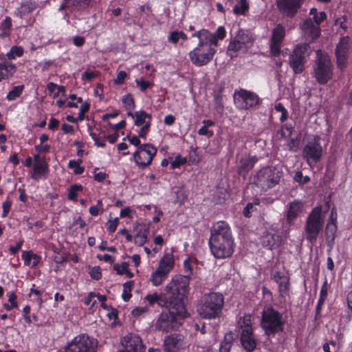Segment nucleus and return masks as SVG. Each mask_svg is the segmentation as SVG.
<instances>
[{
  "label": "nucleus",
  "instance_id": "1",
  "mask_svg": "<svg viewBox=\"0 0 352 352\" xmlns=\"http://www.w3.org/2000/svg\"><path fill=\"white\" fill-rule=\"evenodd\" d=\"M191 36L197 38L198 43L189 52V58L194 65L202 67L206 65L213 59L217 52L219 41L226 38V31L223 26L218 27L214 33L202 28L195 31Z\"/></svg>",
  "mask_w": 352,
  "mask_h": 352
},
{
  "label": "nucleus",
  "instance_id": "2",
  "mask_svg": "<svg viewBox=\"0 0 352 352\" xmlns=\"http://www.w3.org/2000/svg\"><path fill=\"white\" fill-rule=\"evenodd\" d=\"M208 245L211 254L217 259H225L232 256L236 244L228 222L219 221L212 225Z\"/></svg>",
  "mask_w": 352,
  "mask_h": 352
},
{
  "label": "nucleus",
  "instance_id": "3",
  "mask_svg": "<svg viewBox=\"0 0 352 352\" xmlns=\"http://www.w3.org/2000/svg\"><path fill=\"white\" fill-rule=\"evenodd\" d=\"M175 301H170L169 305L160 315L156 322V329L163 332L177 330L184 318L188 316L185 305L186 297L184 295Z\"/></svg>",
  "mask_w": 352,
  "mask_h": 352
},
{
  "label": "nucleus",
  "instance_id": "4",
  "mask_svg": "<svg viewBox=\"0 0 352 352\" xmlns=\"http://www.w3.org/2000/svg\"><path fill=\"white\" fill-rule=\"evenodd\" d=\"M225 301L224 296L220 292L206 294L200 300L197 306V313L201 318L214 320L221 317Z\"/></svg>",
  "mask_w": 352,
  "mask_h": 352
},
{
  "label": "nucleus",
  "instance_id": "5",
  "mask_svg": "<svg viewBox=\"0 0 352 352\" xmlns=\"http://www.w3.org/2000/svg\"><path fill=\"white\" fill-rule=\"evenodd\" d=\"M285 324L283 314L272 305L263 309L260 325L267 336L274 337L276 334L283 332Z\"/></svg>",
  "mask_w": 352,
  "mask_h": 352
},
{
  "label": "nucleus",
  "instance_id": "6",
  "mask_svg": "<svg viewBox=\"0 0 352 352\" xmlns=\"http://www.w3.org/2000/svg\"><path fill=\"white\" fill-rule=\"evenodd\" d=\"M283 175V172L280 166H265L254 175L252 184L261 191L266 192L278 185Z\"/></svg>",
  "mask_w": 352,
  "mask_h": 352
},
{
  "label": "nucleus",
  "instance_id": "7",
  "mask_svg": "<svg viewBox=\"0 0 352 352\" xmlns=\"http://www.w3.org/2000/svg\"><path fill=\"white\" fill-rule=\"evenodd\" d=\"M324 215L321 206L314 208L308 214L304 227L305 238L311 245L315 244L323 229Z\"/></svg>",
  "mask_w": 352,
  "mask_h": 352
},
{
  "label": "nucleus",
  "instance_id": "8",
  "mask_svg": "<svg viewBox=\"0 0 352 352\" xmlns=\"http://www.w3.org/2000/svg\"><path fill=\"white\" fill-rule=\"evenodd\" d=\"M317 58L314 65V77L320 85H326L333 77V66L329 56L320 50L316 52Z\"/></svg>",
  "mask_w": 352,
  "mask_h": 352
},
{
  "label": "nucleus",
  "instance_id": "9",
  "mask_svg": "<svg viewBox=\"0 0 352 352\" xmlns=\"http://www.w3.org/2000/svg\"><path fill=\"white\" fill-rule=\"evenodd\" d=\"M320 140L318 135H310L302 148V157L310 167L315 166L322 158L323 150Z\"/></svg>",
  "mask_w": 352,
  "mask_h": 352
},
{
  "label": "nucleus",
  "instance_id": "10",
  "mask_svg": "<svg viewBox=\"0 0 352 352\" xmlns=\"http://www.w3.org/2000/svg\"><path fill=\"white\" fill-rule=\"evenodd\" d=\"M184 270L186 273L183 276H177L172 278L168 283V288L179 292L180 295H184L187 298L189 292V283L192 274L193 266L190 258H187L183 263Z\"/></svg>",
  "mask_w": 352,
  "mask_h": 352
},
{
  "label": "nucleus",
  "instance_id": "11",
  "mask_svg": "<svg viewBox=\"0 0 352 352\" xmlns=\"http://www.w3.org/2000/svg\"><path fill=\"white\" fill-rule=\"evenodd\" d=\"M98 340L87 333H80L68 342L63 352H96Z\"/></svg>",
  "mask_w": 352,
  "mask_h": 352
},
{
  "label": "nucleus",
  "instance_id": "12",
  "mask_svg": "<svg viewBox=\"0 0 352 352\" xmlns=\"http://www.w3.org/2000/svg\"><path fill=\"white\" fill-rule=\"evenodd\" d=\"M157 152V148L151 144H143L133 154L135 164L140 169L144 170L151 164L154 156Z\"/></svg>",
  "mask_w": 352,
  "mask_h": 352
},
{
  "label": "nucleus",
  "instance_id": "13",
  "mask_svg": "<svg viewBox=\"0 0 352 352\" xmlns=\"http://www.w3.org/2000/svg\"><path fill=\"white\" fill-rule=\"evenodd\" d=\"M234 102L238 109L247 110L258 105L260 98L256 93L241 88L234 91Z\"/></svg>",
  "mask_w": 352,
  "mask_h": 352
},
{
  "label": "nucleus",
  "instance_id": "14",
  "mask_svg": "<svg viewBox=\"0 0 352 352\" xmlns=\"http://www.w3.org/2000/svg\"><path fill=\"white\" fill-rule=\"evenodd\" d=\"M179 295H180L179 292L169 289L167 284L164 294H158L153 293L146 295L144 298V300H146L150 306H153L157 304L159 307H166L169 305L170 301H175L179 298L180 296H179Z\"/></svg>",
  "mask_w": 352,
  "mask_h": 352
},
{
  "label": "nucleus",
  "instance_id": "15",
  "mask_svg": "<svg viewBox=\"0 0 352 352\" xmlns=\"http://www.w3.org/2000/svg\"><path fill=\"white\" fill-rule=\"evenodd\" d=\"M307 48L302 45H298L289 56V65L294 74H300L305 69L307 63L305 53Z\"/></svg>",
  "mask_w": 352,
  "mask_h": 352
},
{
  "label": "nucleus",
  "instance_id": "16",
  "mask_svg": "<svg viewBox=\"0 0 352 352\" xmlns=\"http://www.w3.org/2000/svg\"><path fill=\"white\" fill-rule=\"evenodd\" d=\"M122 349L117 352H145L146 346L141 337L135 333H128L121 339Z\"/></svg>",
  "mask_w": 352,
  "mask_h": 352
},
{
  "label": "nucleus",
  "instance_id": "17",
  "mask_svg": "<svg viewBox=\"0 0 352 352\" xmlns=\"http://www.w3.org/2000/svg\"><path fill=\"white\" fill-rule=\"evenodd\" d=\"M185 347L184 337L181 333H172L164 338V352H184Z\"/></svg>",
  "mask_w": 352,
  "mask_h": 352
},
{
  "label": "nucleus",
  "instance_id": "18",
  "mask_svg": "<svg viewBox=\"0 0 352 352\" xmlns=\"http://www.w3.org/2000/svg\"><path fill=\"white\" fill-rule=\"evenodd\" d=\"M305 0H277L278 10L289 18H293L298 13Z\"/></svg>",
  "mask_w": 352,
  "mask_h": 352
},
{
  "label": "nucleus",
  "instance_id": "19",
  "mask_svg": "<svg viewBox=\"0 0 352 352\" xmlns=\"http://www.w3.org/2000/svg\"><path fill=\"white\" fill-rule=\"evenodd\" d=\"M285 36V27L281 23L277 24L272 30L270 38V52L274 56H279Z\"/></svg>",
  "mask_w": 352,
  "mask_h": 352
},
{
  "label": "nucleus",
  "instance_id": "20",
  "mask_svg": "<svg viewBox=\"0 0 352 352\" xmlns=\"http://www.w3.org/2000/svg\"><path fill=\"white\" fill-rule=\"evenodd\" d=\"M349 37L342 36L336 50V56L337 60V65L339 69L343 70L347 65V57L349 52Z\"/></svg>",
  "mask_w": 352,
  "mask_h": 352
},
{
  "label": "nucleus",
  "instance_id": "21",
  "mask_svg": "<svg viewBox=\"0 0 352 352\" xmlns=\"http://www.w3.org/2000/svg\"><path fill=\"white\" fill-rule=\"evenodd\" d=\"M300 29L308 42H313L320 35V28L314 24L311 18L305 19L300 25Z\"/></svg>",
  "mask_w": 352,
  "mask_h": 352
},
{
  "label": "nucleus",
  "instance_id": "22",
  "mask_svg": "<svg viewBox=\"0 0 352 352\" xmlns=\"http://www.w3.org/2000/svg\"><path fill=\"white\" fill-rule=\"evenodd\" d=\"M258 161V159L256 155H245L241 157L237 167V173L240 176L245 177Z\"/></svg>",
  "mask_w": 352,
  "mask_h": 352
},
{
  "label": "nucleus",
  "instance_id": "23",
  "mask_svg": "<svg viewBox=\"0 0 352 352\" xmlns=\"http://www.w3.org/2000/svg\"><path fill=\"white\" fill-rule=\"evenodd\" d=\"M16 70V65L8 60L5 54H0V82L12 77Z\"/></svg>",
  "mask_w": 352,
  "mask_h": 352
},
{
  "label": "nucleus",
  "instance_id": "24",
  "mask_svg": "<svg viewBox=\"0 0 352 352\" xmlns=\"http://www.w3.org/2000/svg\"><path fill=\"white\" fill-rule=\"evenodd\" d=\"M272 279L278 285V292L280 296L284 298L289 294V277L286 276L284 272L276 271L272 274Z\"/></svg>",
  "mask_w": 352,
  "mask_h": 352
},
{
  "label": "nucleus",
  "instance_id": "25",
  "mask_svg": "<svg viewBox=\"0 0 352 352\" xmlns=\"http://www.w3.org/2000/svg\"><path fill=\"white\" fill-rule=\"evenodd\" d=\"M240 342L246 352H253L257 346L254 331H241L240 333Z\"/></svg>",
  "mask_w": 352,
  "mask_h": 352
},
{
  "label": "nucleus",
  "instance_id": "26",
  "mask_svg": "<svg viewBox=\"0 0 352 352\" xmlns=\"http://www.w3.org/2000/svg\"><path fill=\"white\" fill-rule=\"evenodd\" d=\"M38 7L34 0H24L14 12V16L20 19H25L30 15Z\"/></svg>",
  "mask_w": 352,
  "mask_h": 352
},
{
  "label": "nucleus",
  "instance_id": "27",
  "mask_svg": "<svg viewBox=\"0 0 352 352\" xmlns=\"http://www.w3.org/2000/svg\"><path fill=\"white\" fill-rule=\"evenodd\" d=\"M281 236L275 233L267 232L261 238L262 246L267 250H273L278 248L281 243Z\"/></svg>",
  "mask_w": 352,
  "mask_h": 352
},
{
  "label": "nucleus",
  "instance_id": "28",
  "mask_svg": "<svg viewBox=\"0 0 352 352\" xmlns=\"http://www.w3.org/2000/svg\"><path fill=\"white\" fill-rule=\"evenodd\" d=\"M303 206L302 202L298 200H294L289 204L287 212V222L288 223H294L302 212Z\"/></svg>",
  "mask_w": 352,
  "mask_h": 352
},
{
  "label": "nucleus",
  "instance_id": "29",
  "mask_svg": "<svg viewBox=\"0 0 352 352\" xmlns=\"http://www.w3.org/2000/svg\"><path fill=\"white\" fill-rule=\"evenodd\" d=\"M175 265V259L172 253H165L160 260L157 270L169 274Z\"/></svg>",
  "mask_w": 352,
  "mask_h": 352
},
{
  "label": "nucleus",
  "instance_id": "30",
  "mask_svg": "<svg viewBox=\"0 0 352 352\" xmlns=\"http://www.w3.org/2000/svg\"><path fill=\"white\" fill-rule=\"evenodd\" d=\"M48 172L49 165L47 162L36 163V164H33L30 177L35 181H38L43 177H45Z\"/></svg>",
  "mask_w": 352,
  "mask_h": 352
},
{
  "label": "nucleus",
  "instance_id": "31",
  "mask_svg": "<svg viewBox=\"0 0 352 352\" xmlns=\"http://www.w3.org/2000/svg\"><path fill=\"white\" fill-rule=\"evenodd\" d=\"M337 229L336 223L327 222L325 228V238L327 245L329 248V251L333 247Z\"/></svg>",
  "mask_w": 352,
  "mask_h": 352
},
{
  "label": "nucleus",
  "instance_id": "32",
  "mask_svg": "<svg viewBox=\"0 0 352 352\" xmlns=\"http://www.w3.org/2000/svg\"><path fill=\"white\" fill-rule=\"evenodd\" d=\"M21 258L24 261L25 265L34 267L37 266L41 261V256L34 253L32 250L23 251Z\"/></svg>",
  "mask_w": 352,
  "mask_h": 352
},
{
  "label": "nucleus",
  "instance_id": "33",
  "mask_svg": "<svg viewBox=\"0 0 352 352\" xmlns=\"http://www.w3.org/2000/svg\"><path fill=\"white\" fill-rule=\"evenodd\" d=\"M236 335L231 331L227 332L220 342L219 352H230L234 342L236 340Z\"/></svg>",
  "mask_w": 352,
  "mask_h": 352
},
{
  "label": "nucleus",
  "instance_id": "34",
  "mask_svg": "<svg viewBox=\"0 0 352 352\" xmlns=\"http://www.w3.org/2000/svg\"><path fill=\"white\" fill-rule=\"evenodd\" d=\"M234 38L248 48H249L254 42L252 33L247 30L239 29Z\"/></svg>",
  "mask_w": 352,
  "mask_h": 352
},
{
  "label": "nucleus",
  "instance_id": "35",
  "mask_svg": "<svg viewBox=\"0 0 352 352\" xmlns=\"http://www.w3.org/2000/svg\"><path fill=\"white\" fill-rule=\"evenodd\" d=\"M248 48L241 43L240 41L234 38L232 40H231L228 45V53L231 58H233L237 56L239 52L245 51Z\"/></svg>",
  "mask_w": 352,
  "mask_h": 352
},
{
  "label": "nucleus",
  "instance_id": "36",
  "mask_svg": "<svg viewBox=\"0 0 352 352\" xmlns=\"http://www.w3.org/2000/svg\"><path fill=\"white\" fill-rule=\"evenodd\" d=\"M168 274L160 270H155L151 275L149 280L155 287L161 285L168 277Z\"/></svg>",
  "mask_w": 352,
  "mask_h": 352
},
{
  "label": "nucleus",
  "instance_id": "37",
  "mask_svg": "<svg viewBox=\"0 0 352 352\" xmlns=\"http://www.w3.org/2000/svg\"><path fill=\"white\" fill-rule=\"evenodd\" d=\"M239 329L241 331L248 330L254 331L252 323V315L250 314H244V315L239 318L238 321Z\"/></svg>",
  "mask_w": 352,
  "mask_h": 352
},
{
  "label": "nucleus",
  "instance_id": "38",
  "mask_svg": "<svg viewBox=\"0 0 352 352\" xmlns=\"http://www.w3.org/2000/svg\"><path fill=\"white\" fill-rule=\"evenodd\" d=\"M327 291H328L327 282L325 281L322 284L320 292V297L318 300V303H317V306H316V316H318L320 314L322 306L323 305L325 300L327 298Z\"/></svg>",
  "mask_w": 352,
  "mask_h": 352
},
{
  "label": "nucleus",
  "instance_id": "39",
  "mask_svg": "<svg viewBox=\"0 0 352 352\" xmlns=\"http://www.w3.org/2000/svg\"><path fill=\"white\" fill-rule=\"evenodd\" d=\"M24 54L23 47L18 45H13L11 47L9 52H8L5 56L6 58L10 61L12 60H14L16 58H20L23 56Z\"/></svg>",
  "mask_w": 352,
  "mask_h": 352
},
{
  "label": "nucleus",
  "instance_id": "40",
  "mask_svg": "<svg viewBox=\"0 0 352 352\" xmlns=\"http://www.w3.org/2000/svg\"><path fill=\"white\" fill-rule=\"evenodd\" d=\"M153 14L151 12H148L144 14H140L139 16H135L133 20V23L140 26V28H144L150 25V21Z\"/></svg>",
  "mask_w": 352,
  "mask_h": 352
},
{
  "label": "nucleus",
  "instance_id": "41",
  "mask_svg": "<svg viewBox=\"0 0 352 352\" xmlns=\"http://www.w3.org/2000/svg\"><path fill=\"white\" fill-rule=\"evenodd\" d=\"M67 199L69 201H77L78 192H82L83 186L81 184H75L71 185L68 188Z\"/></svg>",
  "mask_w": 352,
  "mask_h": 352
},
{
  "label": "nucleus",
  "instance_id": "42",
  "mask_svg": "<svg viewBox=\"0 0 352 352\" xmlns=\"http://www.w3.org/2000/svg\"><path fill=\"white\" fill-rule=\"evenodd\" d=\"M135 121L134 124L137 126H141L147 121L146 118L149 120L152 119L151 115L146 112L145 111H139L135 112Z\"/></svg>",
  "mask_w": 352,
  "mask_h": 352
},
{
  "label": "nucleus",
  "instance_id": "43",
  "mask_svg": "<svg viewBox=\"0 0 352 352\" xmlns=\"http://www.w3.org/2000/svg\"><path fill=\"white\" fill-rule=\"evenodd\" d=\"M25 86L24 85H20L18 86H14L7 94L6 98L8 101L15 100L17 98H19L23 91H24Z\"/></svg>",
  "mask_w": 352,
  "mask_h": 352
},
{
  "label": "nucleus",
  "instance_id": "44",
  "mask_svg": "<svg viewBox=\"0 0 352 352\" xmlns=\"http://www.w3.org/2000/svg\"><path fill=\"white\" fill-rule=\"evenodd\" d=\"M294 130V127L292 124L285 123L281 126L278 134L280 136V138L286 140L292 136Z\"/></svg>",
  "mask_w": 352,
  "mask_h": 352
},
{
  "label": "nucleus",
  "instance_id": "45",
  "mask_svg": "<svg viewBox=\"0 0 352 352\" xmlns=\"http://www.w3.org/2000/svg\"><path fill=\"white\" fill-rule=\"evenodd\" d=\"M69 6L77 9V11H80L88 8L91 3V0H67Z\"/></svg>",
  "mask_w": 352,
  "mask_h": 352
},
{
  "label": "nucleus",
  "instance_id": "46",
  "mask_svg": "<svg viewBox=\"0 0 352 352\" xmlns=\"http://www.w3.org/2000/svg\"><path fill=\"white\" fill-rule=\"evenodd\" d=\"M82 162L81 159L77 160H72L68 162V168L73 169L74 174L81 175L85 171V167L81 166L80 164Z\"/></svg>",
  "mask_w": 352,
  "mask_h": 352
},
{
  "label": "nucleus",
  "instance_id": "47",
  "mask_svg": "<svg viewBox=\"0 0 352 352\" xmlns=\"http://www.w3.org/2000/svg\"><path fill=\"white\" fill-rule=\"evenodd\" d=\"M148 230L138 231L134 236V243L138 246H142L147 242Z\"/></svg>",
  "mask_w": 352,
  "mask_h": 352
},
{
  "label": "nucleus",
  "instance_id": "48",
  "mask_svg": "<svg viewBox=\"0 0 352 352\" xmlns=\"http://www.w3.org/2000/svg\"><path fill=\"white\" fill-rule=\"evenodd\" d=\"M239 6L236 5L233 8V12L237 15H245L249 10V4L247 0H240Z\"/></svg>",
  "mask_w": 352,
  "mask_h": 352
},
{
  "label": "nucleus",
  "instance_id": "49",
  "mask_svg": "<svg viewBox=\"0 0 352 352\" xmlns=\"http://www.w3.org/2000/svg\"><path fill=\"white\" fill-rule=\"evenodd\" d=\"M133 285V281H127L123 285V292L122 294V300L128 302L132 296L131 290Z\"/></svg>",
  "mask_w": 352,
  "mask_h": 352
},
{
  "label": "nucleus",
  "instance_id": "50",
  "mask_svg": "<svg viewBox=\"0 0 352 352\" xmlns=\"http://www.w3.org/2000/svg\"><path fill=\"white\" fill-rule=\"evenodd\" d=\"M122 102L125 110H133L135 107L134 98L131 94L124 96L122 98Z\"/></svg>",
  "mask_w": 352,
  "mask_h": 352
},
{
  "label": "nucleus",
  "instance_id": "51",
  "mask_svg": "<svg viewBox=\"0 0 352 352\" xmlns=\"http://www.w3.org/2000/svg\"><path fill=\"white\" fill-rule=\"evenodd\" d=\"M135 81L137 86L142 92H145L148 89H151L154 85L153 82L146 80L143 77L136 78Z\"/></svg>",
  "mask_w": 352,
  "mask_h": 352
},
{
  "label": "nucleus",
  "instance_id": "52",
  "mask_svg": "<svg viewBox=\"0 0 352 352\" xmlns=\"http://www.w3.org/2000/svg\"><path fill=\"white\" fill-rule=\"evenodd\" d=\"M187 163V159L181 155V154H177L175 158V160L170 163V168L171 170H175L176 168H179L182 166L186 164Z\"/></svg>",
  "mask_w": 352,
  "mask_h": 352
},
{
  "label": "nucleus",
  "instance_id": "53",
  "mask_svg": "<svg viewBox=\"0 0 352 352\" xmlns=\"http://www.w3.org/2000/svg\"><path fill=\"white\" fill-rule=\"evenodd\" d=\"M274 109L276 111L281 113V116L280 117V121L281 122H285L288 118V116H289L288 111L287 110V109L284 107V105L282 103L279 102V103L276 104L274 106Z\"/></svg>",
  "mask_w": 352,
  "mask_h": 352
},
{
  "label": "nucleus",
  "instance_id": "54",
  "mask_svg": "<svg viewBox=\"0 0 352 352\" xmlns=\"http://www.w3.org/2000/svg\"><path fill=\"white\" fill-rule=\"evenodd\" d=\"M214 108L218 113H223L224 107L223 102V96L221 94H217L214 96Z\"/></svg>",
  "mask_w": 352,
  "mask_h": 352
},
{
  "label": "nucleus",
  "instance_id": "55",
  "mask_svg": "<svg viewBox=\"0 0 352 352\" xmlns=\"http://www.w3.org/2000/svg\"><path fill=\"white\" fill-rule=\"evenodd\" d=\"M294 179L300 185H304L310 182V177L307 175L303 176L301 171H297L295 173Z\"/></svg>",
  "mask_w": 352,
  "mask_h": 352
},
{
  "label": "nucleus",
  "instance_id": "56",
  "mask_svg": "<svg viewBox=\"0 0 352 352\" xmlns=\"http://www.w3.org/2000/svg\"><path fill=\"white\" fill-rule=\"evenodd\" d=\"M119 219L118 217L113 219H109L106 223V228L109 233H113L118 226Z\"/></svg>",
  "mask_w": 352,
  "mask_h": 352
},
{
  "label": "nucleus",
  "instance_id": "57",
  "mask_svg": "<svg viewBox=\"0 0 352 352\" xmlns=\"http://www.w3.org/2000/svg\"><path fill=\"white\" fill-rule=\"evenodd\" d=\"M300 146V139L298 138H290L287 143V147L290 151H297Z\"/></svg>",
  "mask_w": 352,
  "mask_h": 352
},
{
  "label": "nucleus",
  "instance_id": "58",
  "mask_svg": "<svg viewBox=\"0 0 352 352\" xmlns=\"http://www.w3.org/2000/svg\"><path fill=\"white\" fill-rule=\"evenodd\" d=\"M167 39L169 43L176 45L180 40L179 31L174 30L170 32Z\"/></svg>",
  "mask_w": 352,
  "mask_h": 352
},
{
  "label": "nucleus",
  "instance_id": "59",
  "mask_svg": "<svg viewBox=\"0 0 352 352\" xmlns=\"http://www.w3.org/2000/svg\"><path fill=\"white\" fill-rule=\"evenodd\" d=\"M89 109L90 104L89 102H85L81 104L78 117L80 121H82L85 119V114L89 111Z\"/></svg>",
  "mask_w": 352,
  "mask_h": 352
},
{
  "label": "nucleus",
  "instance_id": "60",
  "mask_svg": "<svg viewBox=\"0 0 352 352\" xmlns=\"http://www.w3.org/2000/svg\"><path fill=\"white\" fill-rule=\"evenodd\" d=\"M135 211L132 210L130 207H125L120 210V217L125 218L127 217L130 219L133 218V214H135Z\"/></svg>",
  "mask_w": 352,
  "mask_h": 352
},
{
  "label": "nucleus",
  "instance_id": "61",
  "mask_svg": "<svg viewBox=\"0 0 352 352\" xmlns=\"http://www.w3.org/2000/svg\"><path fill=\"white\" fill-rule=\"evenodd\" d=\"M12 26V19L10 16H6V18L1 21L0 25L1 30H8L10 32Z\"/></svg>",
  "mask_w": 352,
  "mask_h": 352
},
{
  "label": "nucleus",
  "instance_id": "62",
  "mask_svg": "<svg viewBox=\"0 0 352 352\" xmlns=\"http://www.w3.org/2000/svg\"><path fill=\"white\" fill-rule=\"evenodd\" d=\"M127 74L125 71H120L117 74L116 78L114 79V83L118 85H121L124 83Z\"/></svg>",
  "mask_w": 352,
  "mask_h": 352
},
{
  "label": "nucleus",
  "instance_id": "63",
  "mask_svg": "<svg viewBox=\"0 0 352 352\" xmlns=\"http://www.w3.org/2000/svg\"><path fill=\"white\" fill-rule=\"evenodd\" d=\"M129 267V264L127 262H122L121 265L118 263L114 264L113 270L116 272V273L119 275L124 274V271L126 270V268Z\"/></svg>",
  "mask_w": 352,
  "mask_h": 352
},
{
  "label": "nucleus",
  "instance_id": "64",
  "mask_svg": "<svg viewBox=\"0 0 352 352\" xmlns=\"http://www.w3.org/2000/svg\"><path fill=\"white\" fill-rule=\"evenodd\" d=\"M90 276L91 278L98 280L102 278V273L100 271V268L98 266H96L91 268L89 272Z\"/></svg>",
  "mask_w": 352,
  "mask_h": 352
}]
</instances>
